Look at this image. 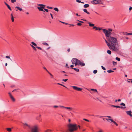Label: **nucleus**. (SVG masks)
Listing matches in <instances>:
<instances>
[{
    "mask_svg": "<svg viewBox=\"0 0 132 132\" xmlns=\"http://www.w3.org/2000/svg\"><path fill=\"white\" fill-rule=\"evenodd\" d=\"M107 40L110 43L109 48L110 50L116 52L118 51V48L116 46V45L118 44V40L116 38L111 37L107 38Z\"/></svg>",
    "mask_w": 132,
    "mask_h": 132,
    "instance_id": "f257e3e1",
    "label": "nucleus"
},
{
    "mask_svg": "<svg viewBox=\"0 0 132 132\" xmlns=\"http://www.w3.org/2000/svg\"><path fill=\"white\" fill-rule=\"evenodd\" d=\"M72 64H75V66L80 65L81 67H83L85 65V64L83 62H81L80 60L75 58H73L71 60Z\"/></svg>",
    "mask_w": 132,
    "mask_h": 132,
    "instance_id": "f03ea898",
    "label": "nucleus"
},
{
    "mask_svg": "<svg viewBox=\"0 0 132 132\" xmlns=\"http://www.w3.org/2000/svg\"><path fill=\"white\" fill-rule=\"evenodd\" d=\"M68 127L70 132H73L74 131L77 130L78 129V126L76 124H69L68 125Z\"/></svg>",
    "mask_w": 132,
    "mask_h": 132,
    "instance_id": "7ed1b4c3",
    "label": "nucleus"
},
{
    "mask_svg": "<svg viewBox=\"0 0 132 132\" xmlns=\"http://www.w3.org/2000/svg\"><path fill=\"white\" fill-rule=\"evenodd\" d=\"M38 127L37 125H35L32 127H31V132H38Z\"/></svg>",
    "mask_w": 132,
    "mask_h": 132,
    "instance_id": "20e7f679",
    "label": "nucleus"
},
{
    "mask_svg": "<svg viewBox=\"0 0 132 132\" xmlns=\"http://www.w3.org/2000/svg\"><path fill=\"white\" fill-rule=\"evenodd\" d=\"M101 0H94L91 1V3L93 4H103L102 3H101Z\"/></svg>",
    "mask_w": 132,
    "mask_h": 132,
    "instance_id": "39448f33",
    "label": "nucleus"
},
{
    "mask_svg": "<svg viewBox=\"0 0 132 132\" xmlns=\"http://www.w3.org/2000/svg\"><path fill=\"white\" fill-rule=\"evenodd\" d=\"M103 31L105 34V36L106 37V38L107 39V38H109L111 36H109V31H108L106 29H103Z\"/></svg>",
    "mask_w": 132,
    "mask_h": 132,
    "instance_id": "423d86ee",
    "label": "nucleus"
},
{
    "mask_svg": "<svg viewBox=\"0 0 132 132\" xmlns=\"http://www.w3.org/2000/svg\"><path fill=\"white\" fill-rule=\"evenodd\" d=\"M23 125V127L26 129H30L31 128L30 126L26 123H22Z\"/></svg>",
    "mask_w": 132,
    "mask_h": 132,
    "instance_id": "0eeeda50",
    "label": "nucleus"
},
{
    "mask_svg": "<svg viewBox=\"0 0 132 132\" xmlns=\"http://www.w3.org/2000/svg\"><path fill=\"white\" fill-rule=\"evenodd\" d=\"M71 87L73 88L76 90L80 91L82 90V89L77 87L76 86H71Z\"/></svg>",
    "mask_w": 132,
    "mask_h": 132,
    "instance_id": "6e6552de",
    "label": "nucleus"
},
{
    "mask_svg": "<svg viewBox=\"0 0 132 132\" xmlns=\"http://www.w3.org/2000/svg\"><path fill=\"white\" fill-rule=\"evenodd\" d=\"M9 94L13 102L15 101V98H14V97H13L12 95L10 93H9Z\"/></svg>",
    "mask_w": 132,
    "mask_h": 132,
    "instance_id": "1a4fd4ad",
    "label": "nucleus"
},
{
    "mask_svg": "<svg viewBox=\"0 0 132 132\" xmlns=\"http://www.w3.org/2000/svg\"><path fill=\"white\" fill-rule=\"evenodd\" d=\"M41 115L40 114L38 116L36 117V119L38 120L39 122H40L42 121V119H41Z\"/></svg>",
    "mask_w": 132,
    "mask_h": 132,
    "instance_id": "9d476101",
    "label": "nucleus"
},
{
    "mask_svg": "<svg viewBox=\"0 0 132 132\" xmlns=\"http://www.w3.org/2000/svg\"><path fill=\"white\" fill-rule=\"evenodd\" d=\"M37 8L39 11H43V7L41 6H40V7L38 6Z\"/></svg>",
    "mask_w": 132,
    "mask_h": 132,
    "instance_id": "9b49d317",
    "label": "nucleus"
},
{
    "mask_svg": "<svg viewBox=\"0 0 132 132\" xmlns=\"http://www.w3.org/2000/svg\"><path fill=\"white\" fill-rule=\"evenodd\" d=\"M126 113L128 115H129L130 117L132 116L131 114V112L130 111H128L126 112Z\"/></svg>",
    "mask_w": 132,
    "mask_h": 132,
    "instance_id": "f8f14e48",
    "label": "nucleus"
},
{
    "mask_svg": "<svg viewBox=\"0 0 132 132\" xmlns=\"http://www.w3.org/2000/svg\"><path fill=\"white\" fill-rule=\"evenodd\" d=\"M15 8H17L18 9V10H16V11H17L18 10L20 11H23V10H22V9L19 7H18V6H16L15 7Z\"/></svg>",
    "mask_w": 132,
    "mask_h": 132,
    "instance_id": "ddd939ff",
    "label": "nucleus"
},
{
    "mask_svg": "<svg viewBox=\"0 0 132 132\" xmlns=\"http://www.w3.org/2000/svg\"><path fill=\"white\" fill-rule=\"evenodd\" d=\"M5 5L7 6V7H8V8L10 11H11L12 10V9H11V7H10V6L8 4H7L5 2Z\"/></svg>",
    "mask_w": 132,
    "mask_h": 132,
    "instance_id": "4468645a",
    "label": "nucleus"
},
{
    "mask_svg": "<svg viewBox=\"0 0 132 132\" xmlns=\"http://www.w3.org/2000/svg\"><path fill=\"white\" fill-rule=\"evenodd\" d=\"M88 24H89V26L91 27H94L95 24L92 23H91L90 22H88Z\"/></svg>",
    "mask_w": 132,
    "mask_h": 132,
    "instance_id": "2eb2a0df",
    "label": "nucleus"
},
{
    "mask_svg": "<svg viewBox=\"0 0 132 132\" xmlns=\"http://www.w3.org/2000/svg\"><path fill=\"white\" fill-rule=\"evenodd\" d=\"M105 39V42L106 43V44L107 45V46H108V47L109 48V45H110V43H109V42L106 39Z\"/></svg>",
    "mask_w": 132,
    "mask_h": 132,
    "instance_id": "dca6fc26",
    "label": "nucleus"
},
{
    "mask_svg": "<svg viewBox=\"0 0 132 132\" xmlns=\"http://www.w3.org/2000/svg\"><path fill=\"white\" fill-rule=\"evenodd\" d=\"M65 109H68L69 111H72V108L70 107H66L65 108Z\"/></svg>",
    "mask_w": 132,
    "mask_h": 132,
    "instance_id": "f3484780",
    "label": "nucleus"
},
{
    "mask_svg": "<svg viewBox=\"0 0 132 132\" xmlns=\"http://www.w3.org/2000/svg\"><path fill=\"white\" fill-rule=\"evenodd\" d=\"M83 11H84V12H85L87 13V14H90V13L87 11V10L86 9H84L83 10Z\"/></svg>",
    "mask_w": 132,
    "mask_h": 132,
    "instance_id": "a211bd4d",
    "label": "nucleus"
},
{
    "mask_svg": "<svg viewBox=\"0 0 132 132\" xmlns=\"http://www.w3.org/2000/svg\"><path fill=\"white\" fill-rule=\"evenodd\" d=\"M38 5L39 6H41L42 7H43V9H45L44 8L45 7V5H43L42 4H38Z\"/></svg>",
    "mask_w": 132,
    "mask_h": 132,
    "instance_id": "6ab92c4d",
    "label": "nucleus"
},
{
    "mask_svg": "<svg viewBox=\"0 0 132 132\" xmlns=\"http://www.w3.org/2000/svg\"><path fill=\"white\" fill-rule=\"evenodd\" d=\"M72 69H74L76 71L78 72L79 71V70L78 69L74 68H72Z\"/></svg>",
    "mask_w": 132,
    "mask_h": 132,
    "instance_id": "aec40b11",
    "label": "nucleus"
},
{
    "mask_svg": "<svg viewBox=\"0 0 132 132\" xmlns=\"http://www.w3.org/2000/svg\"><path fill=\"white\" fill-rule=\"evenodd\" d=\"M89 5L88 4H85L84 6V8H87L89 7Z\"/></svg>",
    "mask_w": 132,
    "mask_h": 132,
    "instance_id": "412c9836",
    "label": "nucleus"
},
{
    "mask_svg": "<svg viewBox=\"0 0 132 132\" xmlns=\"http://www.w3.org/2000/svg\"><path fill=\"white\" fill-rule=\"evenodd\" d=\"M45 132H52V130L48 129L45 131Z\"/></svg>",
    "mask_w": 132,
    "mask_h": 132,
    "instance_id": "4be33fe9",
    "label": "nucleus"
},
{
    "mask_svg": "<svg viewBox=\"0 0 132 132\" xmlns=\"http://www.w3.org/2000/svg\"><path fill=\"white\" fill-rule=\"evenodd\" d=\"M6 129L9 132H11L12 131L11 128H7Z\"/></svg>",
    "mask_w": 132,
    "mask_h": 132,
    "instance_id": "5701e85b",
    "label": "nucleus"
},
{
    "mask_svg": "<svg viewBox=\"0 0 132 132\" xmlns=\"http://www.w3.org/2000/svg\"><path fill=\"white\" fill-rule=\"evenodd\" d=\"M111 106L112 107H116V108H120V106H116V105H112Z\"/></svg>",
    "mask_w": 132,
    "mask_h": 132,
    "instance_id": "b1692460",
    "label": "nucleus"
},
{
    "mask_svg": "<svg viewBox=\"0 0 132 132\" xmlns=\"http://www.w3.org/2000/svg\"><path fill=\"white\" fill-rule=\"evenodd\" d=\"M11 20L12 21V22H13L14 21V17L13 16V15L12 14H11Z\"/></svg>",
    "mask_w": 132,
    "mask_h": 132,
    "instance_id": "393cba45",
    "label": "nucleus"
},
{
    "mask_svg": "<svg viewBox=\"0 0 132 132\" xmlns=\"http://www.w3.org/2000/svg\"><path fill=\"white\" fill-rule=\"evenodd\" d=\"M107 53L109 54H111V52L110 50H108L107 52Z\"/></svg>",
    "mask_w": 132,
    "mask_h": 132,
    "instance_id": "a878e982",
    "label": "nucleus"
},
{
    "mask_svg": "<svg viewBox=\"0 0 132 132\" xmlns=\"http://www.w3.org/2000/svg\"><path fill=\"white\" fill-rule=\"evenodd\" d=\"M107 72L109 73H110L111 72H113V71L112 70L110 69V70H108Z\"/></svg>",
    "mask_w": 132,
    "mask_h": 132,
    "instance_id": "bb28decb",
    "label": "nucleus"
},
{
    "mask_svg": "<svg viewBox=\"0 0 132 132\" xmlns=\"http://www.w3.org/2000/svg\"><path fill=\"white\" fill-rule=\"evenodd\" d=\"M31 44L35 46H36L37 45V44L35 43L34 42H31Z\"/></svg>",
    "mask_w": 132,
    "mask_h": 132,
    "instance_id": "cd10ccee",
    "label": "nucleus"
},
{
    "mask_svg": "<svg viewBox=\"0 0 132 132\" xmlns=\"http://www.w3.org/2000/svg\"><path fill=\"white\" fill-rule=\"evenodd\" d=\"M54 9L55 11H56L57 12H58L59 11V10L58 9L57 7H55V8H54Z\"/></svg>",
    "mask_w": 132,
    "mask_h": 132,
    "instance_id": "c85d7f7f",
    "label": "nucleus"
},
{
    "mask_svg": "<svg viewBox=\"0 0 132 132\" xmlns=\"http://www.w3.org/2000/svg\"><path fill=\"white\" fill-rule=\"evenodd\" d=\"M44 10H43V11L44 12H45V11L48 12V9H44Z\"/></svg>",
    "mask_w": 132,
    "mask_h": 132,
    "instance_id": "c756f323",
    "label": "nucleus"
},
{
    "mask_svg": "<svg viewBox=\"0 0 132 132\" xmlns=\"http://www.w3.org/2000/svg\"><path fill=\"white\" fill-rule=\"evenodd\" d=\"M93 29H95V30H97L98 27L96 26H94L93 28Z\"/></svg>",
    "mask_w": 132,
    "mask_h": 132,
    "instance_id": "7c9ffc66",
    "label": "nucleus"
},
{
    "mask_svg": "<svg viewBox=\"0 0 132 132\" xmlns=\"http://www.w3.org/2000/svg\"><path fill=\"white\" fill-rule=\"evenodd\" d=\"M90 90H92V91H94L95 92H97L96 89H91Z\"/></svg>",
    "mask_w": 132,
    "mask_h": 132,
    "instance_id": "2f4dec72",
    "label": "nucleus"
},
{
    "mask_svg": "<svg viewBox=\"0 0 132 132\" xmlns=\"http://www.w3.org/2000/svg\"><path fill=\"white\" fill-rule=\"evenodd\" d=\"M116 59L118 61H120V59L118 57H116Z\"/></svg>",
    "mask_w": 132,
    "mask_h": 132,
    "instance_id": "473e14b6",
    "label": "nucleus"
},
{
    "mask_svg": "<svg viewBox=\"0 0 132 132\" xmlns=\"http://www.w3.org/2000/svg\"><path fill=\"white\" fill-rule=\"evenodd\" d=\"M60 22L62 23H63L64 24H66V25H68V24H69L67 23H65V22H61L60 21Z\"/></svg>",
    "mask_w": 132,
    "mask_h": 132,
    "instance_id": "72a5a7b5",
    "label": "nucleus"
},
{
    "mask_svg": "<svg viewBox=\"0 0 132 132\" xmlns=\"http://www.w3.org/2000/svg\"><path fill=\"white\" fill-rule=\"evenodd\" d=\"M57 84L58 85H61V86H63V87H66V88H67V87H66L65 86H64V85H62V84H60V83H57Z\"/></svg>",
    "mask_w": 132,
    "mask_h": 132,
    "instance_id": "f704fd0d",
    "label": "nucleus"
},
{
    "mask_svg": "<svg viewBox=\"0 0 132 132\" xmlns=\"http://www.w3.org/2000/svg\"><path fill=\"white\" fill-rule=\"evenodd\" d=\"M106 120H111V121L112 122H113V121H114L113 119H106Z\"/></svg>",
    "mask_w": 132,
    "mask_h": 132,
    "instance_id": "c9c22d12",
    "label": "nucleus"
},
{
    "mask_svg": "<svg viewBox=\"0 0 132 132\" xmlns=\"http://www.w3.org/2000/svg\"><path fill=\"white\" fill-rule=\"evenodd\" d=\"M43 44L44 45H46V46H48V44L47 43H43Z\"/></svg>",
    "mask_w": 132,
    "mask_h": 132,
    "instance_id": "e433bc0d",
    "label": "nucleus"
},
{
    "mask_svg": "<svg viewBox=\"0 0 132 132\" xmlns=\"http://www.w3.org/2000/svg\"><path fill=\"white\" fill-rule=\"evenodd\" d=\"M36 48H37L38 49H39L40 50H42V49L40 47L38 46H36Z\"/></svg>",
    "mask_w": 132,
    "mask_h": 132,
    "instance_id": "4c0bfd02",
    "label": "nucleus"
},
{
    "mask_svg": "<svg viewBox=\"0 0 132 132\" xmlns=\"http://www.w3.org/2000/svg\"><path fill=\"white\" fill-rule=\"evenodd\" d=\"M103 29H103L102 28H100L99 27H98L97 30H102L103 31Z\"/></svg>",
    "mask_w": 132,
    "mask_h": 132,
    "instance_id": "58836bf2",
    "label": "nucleus"
},
{
    "mask_svg": "<svg viewBox=\"0 0 132 132\" xmlns=\"http://www.w3.org/2000/svg\"><path fill=\"white\" fill-rule=\"evenodd\" d=\"M97 70H94L93 71V73H94L95 74L97 73Z\"/></svg>",
    "mask_w": 132,
    "mask_h": 132,
    "instance_id": "ea45409f",
    "label": "nucleus"
},
{
    "mask_svg": "<svg viewBox=\"0 0 132 132\" xmlns=\"http://www.w3.org/2000/svg\"><path fill=\"white\" fill-rule=\"evenodd\" d=\"M113 65H115L117 64V62H115L114 61H113Z\"/></svg>",
    "mask_w": 132,
    "mask_h": 132,
    "instance_id": "a19ab883",
    "label": "nucleus"
},
{
    "mask_svg": "<svg viewBox=\"0 0 132 132\" xmlns=\"http://www.w3.org/2000/svg\"><path fill=\"white\" fill-rule=\"evenodd\" d=\"M126 108V107H125V106H120V108H120L121 109H124L125 108Z\"/></svg>",
    "mask_w": 132,
    "mask_h": 132,
    "instance_id": "79ce46f5",
    "label": "nucleus"
},
{
    "mask_svg": "<svg viewBox=\"0 0 132 132\" xmlns=\"http://www.w3.org/2000/svg\"><path fill=\"white\" fill-rule=\"evenodd\" d=\"M124 35H128V33L126 32H125L123 33Z\"/></svg>",
    "mask_w": 132,
    "mask_h": 132,
    "instance_id": "37998d69",
    "label": "nucleus"
},
{
    "mask_svg": "<svg viewBox=\"0 0 132 132\" xmlns=\"http://www.w3.org/2000/svg\"><path fill=\"white\" fill-rule=\"evenodd\" d=\"M46 8L47 9H53V8L52 7H50L49 6H47L46 7Z\"/></svg>",
    "mask_w": 132,
    "mask_h": 132,
    "instance_id": "c03bdc74",
    "label": "nucleus"
},
{
    "mask_svg": "<svg viewBox=\"0 0 132 132\" xmlns=\"http://www.w3.org/2000/svg\"><path fill=\"white\" fill-rule=\"evenodd\" d=\"M120 105L124 106L125 105V104L124 103H122L120 104Z\"/></svg>",
    "mask_w": 132,
    "mask_h": 132,
    "instance_id": "a18cd8bd",
    "label": "nucleus"
},
{
    "mask_svg": "<svg viewBox=\"0 0 132 132\" xmlns=\"http://www.w3.org/2000/svg\"><path fill=\"white\" fill-rule=\"evenodd\" d=\"M81 25L82 24L80 23H78L77 24V25L79 26H81Z\"/></svg>",
    "mask_w": 132,
    "mask_h": 132,
    "instance_id": "49530a36",
    "label": "nucleus"
},
{
    "mask_svg": "<svg viewBox=\"0 0 132 132\" xmlns=\"http://www.w3.org/2000/svg\"><path fill=\"white\" fill-rule=\"evenodd\" d=\"M83 120H84L85 121H86L87 122H89V120H88V119H83Z\"/></svg>",
    "mask_w": 132,
    "mask_h": 132,
    "instance_id": "de8ad7c7",
    "label": "nucleus"
},
{
    "mask_svg": "<svg viewBox=\"0 0 132 132\" xmlns=\"http://www.w3.org/2000/svg\"><path fill=\"white\" fill-rule=\"evenodd\" d=\"M101 67L104 70H106V69L105 68L103 67V66H101Z\"/></svg>",
    "mask_w": 132,
    "mask_h": 132,
    "instance_id": "09e8293b",
    "label": "nucleus"
},
{
    "mask_svg": "<svg viewBox=\"0 0 132 132\" xmlns=\"http://www.w3.org/2000/svg\"><path fill=\"white\" fill-rule=\"evenodd\" d=\"M11 2L12 3H14L16 2V0H11Z\"/></svg>",
    "mask_w": 132,
    "mask_h": 132,
    "instance_id": "8fccbe9b",
    "label": "nucleus"
},
{
    "mask_svg": "<svg viewBox=\"0 0 132 132\" xmlns=\"http://www.w3.org/2000/svg\"><path fill=\"white\" fill-rule=\"evenodd\" d=\"M68 80V79H63L62 81H64V82H66Z\"/></svg>",
    "mask_w": 132,
    "mask_h": 132,
    "instance_id": "3c124183",
    "label": "nucleus"
},
{
    "mask_svg": "<svg viewBox=\"0 0 132 132\" xmlns=\"http://www.w3.org/2000/svg\"><path fill=\"white\" fill-rule=\"evenodd\" d=\"M59 107L61 108H65V107L63 106H60Z\"/></svg>",
    "mask_w": 132,
    "mask_h": 132,
    "instance_id": "603ef678",
    "label": "nucleus"
},
{
    "mask_svg": "<svg viewBox=\"0 0 132 132\" xmlns=\"http://www.w3.org/2000/svg\"><path fill=\"white\" fill-rule=\"evenodd\" d=\"M5 57L7 59H10V57L9 56H5Z\"/></svg>",
    "mask_w": 132,
    "mask_h": 132,
    "instance_id": "864d4df0",
    "label": "nucleus"
},
{
    "mask_svg": "<svg viewBox=\"0 0 132 132\" xmlns=\"http://www.w3.org/2000/svg\"><path fill=\"white\" fill-rule=\"evenodd\" d=\"M50 14V15L51 16L52 18V19H53V14L51 13Z\"/></svg>",
    "mask_w": 132,
    "mask_h": 132,
    "instance_id": "5fc2aeb1",
    "label": "nucleus"
},
{
    "mask_svg": "<svg viewBox=\"0 0 132 132\" xmlns=\"http://www.w3.org/2000/svg\"><path fill=\"white\" fill-rule=\"evenodd\" d=\"M68 64L66 63V65H65L66 67L68 68H69V67H68Z\"/></svg>",
    "mask_w": 132,
    "mask_h": 132,
    "instance_id": "6e6d98bb",
    "label": "nucleus"
},
{
    "mask_svg": "<svg viewBox=\"0 0 132 132\" xmlns=\"http://www.w3.org/2000/svg\"><path fill=\"white\" fill-rule=\"evenodd\" d=\"M108 31H112V30L111 29H108Z\"/></svg>",
    "mask_w": 132,
    "mask_h": 132,
    "instance_id": "4d7b16f0",
    "label": "nucleus"
},
{
    "mask_svg": "<svg viewBox=\"0 0 132 132\" xmlns=\"http://www.w3.org/2000/svg\"><path fill=\"white\" fill-rule=\"evenodd\" d=\"M35 51H36L37 50H36V47H35L34 46L32 48Z\"/></svg>",
    "mask_w": 132,
    "mask_h": 132,
    "instance_id": "13d9d810",
    "label": "nucleus"
},
{
    "mask_svg": "<svg viewBox=\"0 0 132 132\" xmlns=\"http://www.w3.org/2000/svg\"><path fill=\"white\" fill-rule=\"evenodd\" d=\"M76 1L77 2H78V3H81V1L79 0H76Z\"/></svg>",
    "mask_w": 132,
    "mask_h": 132,
    "instance_id": "bf43d9fd",
    "label": "nucleus"
},
{
    "mask_svg": "<svg viewBox=\"0 0 132 132\" xmlns=\"http://www.w3.org/2000/svg\"><path fill=\"white\" fill-rule=\"evenodd\" d=\"M69 24L71 26H72L73 27V26H75L73 24Z\"/></svg>",
    "mask_w": 132,
    "mask_h": 132,
    "instance_id": "052dcab7",
    "label": "nucleus"
},
{
    "mask_svg": "<svg viewBox=\"0 0 132 132\" xmlns=\"http://www.w3.org/2000/svg\"><path fill=\"white\" fill-rule=\"evenodd\" d=\"M132 35V32L128 33V35Z\"/></svg>",
    "mask_w": 132,
    "mask_h": 132,
    "instance_id": "680f3d73",
    "label": "nucleus"
},
{
    "mask_svg": "<svg viewBox=\"0 0 132 132\" xmlns=\"http://www.w3.org/2000/svg\"><path fill=\"white\" fill-rule=\"evenodd\" d=\"M70 67L72 69V68H73V67H74V65H70Z\"/></svg>",
    "mask_w": 132,
    "mask_h": 132,
    "instance_id": "e2e57ef3",
    "label": "nucleus"
},
{
    "mask_svg": "<svg viewBox=\"0 0 132 132\" xmlns=\"http://www.w3.org/2000/svg\"><path fill=\"white\" fill-rule=\"evenodd\" d=\"M109 36H110L111 35L112 33L111 32H110V31H109Z\"/></svg>",
    "mask_w": 132,
    "mask_h": 132,
    "instance_id": "0e129e2a",
    "label": "nucleus"
},
{
    "mask_svg": "<svg viewBox=\"0 0 132 132\" xmlns=\"http://www.w3.org/2000/svg\"><path fill=\"white\" fill-rule=\"evenodd\" d=\"M132 9V7H130L129 8V10L130 11Z\"/></svg>",
    "mask_w": 132,
    "mask_h": 132,
    "instance_id": "69168bd1",
    "label": "nucleus"
},
{
    "mask_svg": "<svg viewBox=\"0 0 132 132\" xmlns=\"http://www.w3.org/2000/svg\"><path fill=\"white\" fill-rule=\"evenodd\" d=\"M48 73L50 75V76H51L52 77H53V76L50 72H49Z\"/></svg>",
    "mask_w": 132,
    "mask_h": 132,
    "instance_id": "338daca9",
    "label": "nucleus"
},
{
    "mask_svg": "<svg viewBox=\"0 0 132 132\" xmlns=\"http://www.w3.org/2000/svg\"><path fill=\"white\" fill-rule=\"evenodd\" d=\"M98 132H103V131L102 130H100Z\"/></svg>",
    "mask_w": 132,
    "mask_h": 132,
    "instance_id": "774afa93",
    "label": "nucleus"
}]
</instances>
